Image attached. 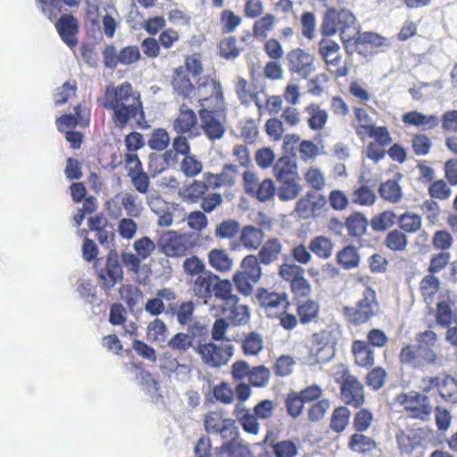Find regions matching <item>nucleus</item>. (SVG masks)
I'll return each mask as SVG.
<instances>
[{"mask_svg":"<svg viewBox=\"0 0 457 457\" xmlns=\"http://www.w3.org/2000/svg\"><path fill=\"white\" fill-rule=\"evenodd\" d=\"M273 173L278 182L299 179L296 163L287 156L278 159L273 167Z\"/></svg>","mask_w":457,"mask_h":457,"instance_id":"nucleus-35","label":"nucleus"},{"mask_svg":"<svg viewBox=\"0 0 457 457\" xmlns=\"http://www.w3.org/2000/svg\"><path fill=\"white\" fill-rule=\"evenodd\" d=\"M210 189L211 186L204 179H194L190 184L184 186L179 191V195L184 202L200 203V207L204 212H212L222 204L223 198L220 193L207 194Z\"/></svg>","mask_w":457,"mask_h":457,"instance_id":"nucleus-5","label":"nucleus"},{"mask_svg":"<svg viewBox=\"0 0 457 457\" xmlns=\"http://www.w3.org/2000/svg\"><path fill=\"white\" fill-rule=\"evenodd\" d=\"M232 292L233 286L231 289H228L227 294L220 299L222 301L220 306L221 314L231 325L240 326L248 322L250 312L248 306L240 303L238 296Z\"/></svg>","mask_w":457,"mask_h":457,"instance_id":"nucleus-15","label":"nucleus"},{"mask_svg":"<svg viewBox=\"0 0 457 457\" xmlns=\"http://www.w3.org/2000/svg\"><path fill=\"white\" fill-rule=\"evenodd\" d=\"M209 265L219 272H228L232 269L233 259L225 249H212L208 253Z\"/></svg>","mask_w":457,"mask_h":457,"instance_id":"nucleus-40","label":"nucleus"},{"mask_svg":"<svg viewBox=\"0 0 457 457\" xmlns=\"http://www.w3.org/2000/svg\"><path fill=\"white\" fill-rule=\"evenodd\" d=\"M256 299L266 316L278 319L285 330H293L297 327L296 315L288 312L291 303L286 292L279 293L261 287L257 290Z\"/></svg>","mask_w":457,"mask_h":457,"instance_id":"nucleus-3","label":"nucleus"},{"mask_svg":"<svg viewBox=\"0 0 457 457\" xmlns=\"http://www.w3.org/2000/svg\"><path fill=\"white\" fill-rule=\"evenodd\" d=\"M170 86L173 92L183 98H191L196 90L187 69L184 66L174 69L170 79Z\"/></svg>","mask_w":457,"mask_h":457,"instance_id":"nucleus-25","label":"nucleus"},{"mask_svg":"<svg viewBox=\"0 0 457 457\" xmlns=\"http://www.w3.org/2000/svg\"><path fill=\"white\" fill-rule=\"evenodd\" d=\"M198 90L202 93L201 104L207 105L214 111H220L224 107V96L222 87L217 79L210 76L203 78L198 85Z\"/></svg>","mask_w":457,"mask_h":457,"instance_id":"nucleus-18","label":"nucleus"},{"mask_svg":"<svg viewBox=\"0 0 457 457\" xmlns=\"http://www.w3.org/2000/svg\"><path fill=\"white\" fill-rule=\"evenodd\" d=\"M364 432L353 433L347 441V447L350 451L359 454H366L374 451L378 447L377 442L370 436L363 434Z\"/></svg>","mask_w":457,"mask_h":457,"instance_id":"nucleus-33","label":"nucleus"},{"mask_svg":"<svg viewBox=\"0 0 457 457\" xmlns=\"http://www.w3.org/2000/svg\"><path fill=\"white\" fill-rule=\"evenodd\" d=\"M337 262L345 270H353L359 266L361 257L355 246L349 245L337 252Z\"/></svg>","mask_w":457,"mask_h":457,"instance_id":"nucleus-42","label":"nucleus"},{"mask_svg":"<svg viewBox=\"0 0 457 457\" xmlns=\"http://www.w3.org/2000/svg\"><path fill=\"white\" fill-rule=\"evenodd\" d=\"M234 414L237 417L242 428L249 434L257 435L260 430L258 418L251 413L249 409L237 403L235 406Z\"/></svg>","mask_w":457,"mask_h":457,"instance_id":"nucleus-39","label":"nucleus"},{"mask_svg":"<svg viewBox=\"0 0 457 457\" xmlns=\"http://www.w3.org/2000/svg\"><path fill=\"white\" fill-rule=\"evenodd\" d=\"M102 106L112 112L111 121L114 128L120 130L132 126L133 122L137 127H143L145 123L141 95L129 81L117 86H107Z\"/></svg>","mask_w":457,"mask_h":457,"instance_id":"nucleus-2","label":"nucleus"},{"mask_svg":"<svg viewBox=\"0 0 457 457\" xmlns=\"http://www.w3.org/2000/svg\"><path fill=\"white\" fill-rule=\"evenodd\" d=\"M441 285L442 283L438 277L428 273L420 281L419 289L423 301L428 305L434 303L436 294L441 289Z\"/></svg>","mask_w":457,"mask_h":457,"instance_id":"nucleus-32","label":"nucleus"},{"mask_svg":"<svg viewBox=\"0 0 457 457\" xmlns=\"http://www.w3.org/2000/svg\"><path fill=\"white\" fill-rule=\"evenodd\" d=\"M275 457H295L298 453L296 444L290 439L280 440L271 445Z\"/></svg>","mask_w":457,"mask_h":457,"instance_id":"nucleus-63","label":"nucleus"},{"mask_svg":"<svg viewBox=\"0 0 457 457\" xmlns=\"http://www.w3.org/2000/svg\"><path fill=\"white\" fill-rule=\"evenodd\" d=\"M396 215L393 211H384L373 216L370 220L371 228L375 232H382L395 223Z\"/></svg>","mask_w":457,"mask_h":457,"instance_id":"nucleus-56","label":"nucleus"},{"mask_svg":"<svg viewBox=\"0 0 457 457\" xmlns=\"http://www.w3.org/2000/svg\"><path fill=\"white\" fill-rule=\"evenodd\" d=\"M396 402L403 408L406 418L421 423L428 422L434 412V404L430 397L418 391L401 393Z\"/></svg>","mask_w":457,"mask_h":457,"instance_id":"nucleus-7","label":"nucleus"},{"mask_svg":"<svg viewBox=\"0 0 457 457\" xmlns=\"http://www.w3.org/2000/svg\"><path fill=\"white\" fill-rule=\"evenodd\" d=\"M195 304L192 301L183 302L179 306L174 303H169L166 313L176 315L178 322L180 325H187L193 319Z\"/></svg>","mask_w":457,"mask_h":457,"instance_id":"nucleus-43","label":"nucleus"},{"mask_svg":"<svg viewBox=\"0 0 457 457\" xmlns=\"http://www.w3.org/2000/svg\"><path fill=\"white\" fill-rule=\"evenodd\" d=\"M375 192L367 185H361L352 192V201L361 206H371L376 202Z\"/></svg>","mask_w":457,"mask_h":457,"instance_id":"nucleus-54","label":"nucleus"},{"mask_svg":"<svg viewBox=\"0 0 457 457\" xmlns=\"http://www.w3.org/2000/svg\"><path fill=\"white\" fill-rule=\"evenodd\" d=\"M353 40H354V45L358 49H366L368 46L378 48L388 45L386 37L374 32H363L361 34L358 32Z\"/></svg>","mask_w":457,"mask_h":457,"instance_id":"nucleus-45","label":"nucleus"},{"mask_svg":"<svg viewBox=\"0 0 457 457\" xmlns=\"http://www.w3.org/2000/svg\"><path fill=\"white\" fill-rule=\"evenodd\" d=\"M55 29L61 39L68 47L72 49L78 46L79 24L72 14L62 15L55 22Z\"/></svg>","mask_w":457,"mask_h":457,"instance_id":"nucleus-22","label":"nucleus"},{"mask_svg":"<svg viewBox=\"0 0 457 457\" xmlns=\"http://www.w3.org/2000/svg\"><path fill=\"white\" fill-rule=\"evenodd\" d=\"M241 346L244 354L256 355L262 351L263 347L262 337L256 332H250L242 340Z\"/></svg>","mask_w":457,"mask_h":457,"instance_id":"nucleus-61","label":"nucleus"},{"mask_svg":"<svg viewBox=\"0 0 457 457\" xmlns=\"http://www.w3.org/2000/svg\"><path fill=\"white\" fill-rule=\"evenodd\" d=\"M262 262L254 254L245 256L240 263V270L233 275V282L239 293L250 295L253 285L258 283L262 276Z\"/></svg>","mask_w":457,"mask_h":457,"instance_id":"nucleus-11","label":"nucleus"},{"mask_svg":"<svg viewBox=\"0 0 457 457\" xmlns=\"http://www.w3.org/2000/svg\"><path fill=\"white\" fill-rule=\"evenodd\" d=\"M195 352L206 366L220 368L226 365L232 357L234 347L230 344L221 345L213 342H199L195 347Z\"/></svg>","mask_w":457,"mask_h":457,"instance_id":"nucleus-13","label":"nucleus"},{"mask_svg":"<svg viewBox=\"0 0 457 457\" xmlns=\"http://www.w3.org/2000/svg\"><path fill=\"white\" fill-rule=\"evenodd\" d=\"M276 18L271 13H266L253 25V35L255 38H265L275 24Z\"/></svg>","mask_w":457,"mask_h":457,"instance_id":"nucleus-58","label":"nucleus"},{"mask_svg":"<svg viewBox=\"0 0 457 457\" xmlns=\"http://www.w3.org/2000/svg\"><path fill=\"white\" fill-rule=\"evenodd\" d=\"M282 249V244L278 238H269L262 245L256 256L262 264L270 265L279 259Z\"/></svg>","mask_w":457,"mask_h":457,"instance_id":"nucleus-36","label":"nucleus"},{"mask_svg":"<svg viewBox=\"0 0 457 457\" xmlns=\"http://www.w3.org/2000/svg\"><path fill=\"white\" fill-rule=\"evenodd\" d=\"M334 354L333 348L328 343H324L321 340L316 341L311 349V355L313 357L315 362L324 363L328 361Z\"/></svg>","mask_w":457,"mask_h":457,"instance_id":"nucleus-64","label":"nucleus"},{"mask_svg":"<svg viewBox=\"0 0 457 457\" xmlns=\"http://www.w3.org/2000/svg\"><path fill=\"white\" fill-rule=\"evenodd\" d=\"M177 298V294L172 288L164 287L157 290L156 296L150 298L145 304V311L151 316H158L165 311L164 301L173 302Z\"/></svg>","mask_w":457,"mask_h":457,"instance_id":"nucleus-29","label":"nucleus"},{"mask_svg":"<svg viewBox=\"0 0 457 457\" xmlns=\"http://www.w3.org/2000/svg\"><path fill=\"white\" fill-rule=\"evenodd\" d=\"M384 245L390 251L403 252L408 245V237L402 230L395 228L386 235Z\"/></svg>","mask_w":457,"mask_h":457,"instance_id":"nucleus-48","label":"nucleus"},{"mask_svg":"<svg viewBox=\"0 0 457 457\" xmlns=\"http://www.w3.org/2000/svg\"><path fill=\"white\" fill-rule=\"evenodd\" d=\"M330 408V401L327 398H322L314 402L307 410V419L310 422L317 423L321 421L328 409Z\"/></svg>","mask_w":457,"mask_h":457,"instance_id":"nucleus-59","label":"nucleus"},{"mask_svg":"<svg viewBox=\"0 0 457 457\" xmlns=\"http://www.w3.org/2000/svg\"><path fill=\"white\" fill-rule=\"evenodd\" d=\"M397 222L399 224L400 230L403 233L414 234L418 232L422 226L421 216L406 212L398 217Z\"/></svg>","mask_w":457,"mask_h":457,"instance_id":"nucleus-50","label":"nucleus"},{"mask_svg":"<svg viewBox=\"0 0 457 457\" xmlns=\"http://www.w3.org/2000/svg\"><path fill=\"white\" fill-rule=\"evenodd\" d=\"M213 112H215L213 109L208 110L206 108L199 111L201 127L206 137L211 140L220 139L225 133L224 126L216 119Z\"/></svg>","mask_w":457,"mask_h":457,"instance_id":"nucleus-28","label":"nucleus"},{"mask_svg":"<svg viewBox=\"0 0 457 457\" xmlns=\"http://www.w3.org/2000/svg\"><path fill=\"white\" fill-rule=\"evenodd\" d=\"M98 278L105 290H110L122 280L123 270L117 253H110L107 254L104 267L98 270Z\"/></svg>","mask_w":457,"mask_h":457,"instance_id":"nucleus-21","label":"nucleus"},{"mask_svg":"<svg viewBox=\"0 0 457 457\" xmlns=\"http://www.w3.org/2000/svg\"><path fill=\"white\" fill-rule=\"evenodd\" d=\"M159 251L168 258H182L191 254L197 246V236L188 232L166 230L157 239Z\"/></svg>","mask_w":457,"mask_h":457,"instance_id":"nucleus-4","label":"nucleus"},{"mask_svg":"<svg viewBox=\"0 0 457 457\" xmlns=\"http://www.w3.org/2000/svg\"><path fill=\"white\" fill-rule=\"evenodd\" d=\"M279 278L289 284L290 292L295 300L309 298L312 287L304 276V269L295 263L284 262L278 267Z\"/></svg>","mask_w":457,"mask_h":457,"instance_id":"nucleus-12","label":"nucleus"},{"mask_svg":"<svg viewBox=\"0 0 457 457\" xmlns=\"http://www.w3.org/2000/svg\"><path fill=\"white\" fill-rule=\"evenodd\" d=\"M367 135L373 138L366 148L367 157L375 162L381 161L386 154V147L388 146L393 139L391 134L386 126H369L366 127Z\"/></svg>","mask_w":457,"mask_h":457,"instance_id":"nucleus-16","label":"nucleus"},{"mask_svg":"<svg viewBox=\"0 0 457 457\" xmlns=\"http://www.w3.org/2000/svg\"><path fill=\"white\" fill-rule=\"evenodd\" d=\"M240 223L235 219L224 220L214 228V236L220 240L233 239L240 232Z\"/></svg>","mask_w":457,"mask_h":457,"instance_id":"nucleus-47","label":"nucleus"},{"mask_svg":"<svg viewBox=\"0 0 457 457\" xmlns=\"http://www.w3.org/2000/svg\"><path fill=\"white\" fill-rule=\"evenodd\" d=\"M170 137L165 129L157 128L154 129L148 139V146L152 150L163 151L170 145Z\"/></svg>","mask_w":457,"mask_h":457,"instance_id":"nucleus-60","label":"nucleus"},{"mask_svg":"<svg viewBox=\"0 0 457 457\" xmlns=\"http://www.w3.org/2000/svg\"><path fill=\"white\" fill-rule=\"evenodd\" d=\"M320 30L323 38L317 44V53L324 62L327 71L335 79L346 77L351 64L344 60L340 45L329 37L339 32L344 45L352 42L358 33L356 17L349 10L330 7L323 15Z\"/></svg>","mask_w":457,"mask_h":457,"instance_id":"nucleus-1","label":"nucleus"},{"mask_svg":"<svg viewBox=\"0 0 457 457\" xmlns=\"http://www.w3.org/2000/svg\"><path fill=\"white\" fill-rule=\"evenodd\" d=\"M368 225V219L360 212H353L345 220L347 235L352 238L362 237L366 234Z\"/></svg>","mask_w":457,"mask_h":457,"instance_id":"nucleus-37","label":"nucleus"},{"mask_svg":"<svg viewBox=\"0 0 457 457\" xmlns=\"http://www.w3.org/2000/svg\"><path fill=\"white\" fill-rule=\"evenodd\" d=\"M320 312V303L311 298L296 301L298 323L303 325L317 321Z\"/></svg>","mask_w":457,"mask_h":457,"instance_id":"nucleus-30","label":"nucleus"},{"mask_svg":"<svg viewBox=\"0 0 457 457\" xmlns=\"http://www.w3.org/2000/svg\"><path fill=\"white\" fill-rule=\"evenodd\" d=\"M286 59L288 71L303 79H307L315 70L313 55L302 48L296 47L290 50Z\"/></svg>","mask_w":457,"mask_h":457,"instance_id":"nucleus-19","label":"nucleus"},{"mask_svg":"<svg viewBox=\"0 0 457 457\" xmlns=\"http://www.w3.org/2000/svg\"><path fill=\"white\" fill-rule=\"evenodd\" d=\"M438 395L447 403H457V378L447 373H442Z\"/></svg>","mask_w":457,"mask_h":457,"instance_id":"nucleus-41","label":"nucleus"},{"mask_svg":"<svg viewBox=\"0 0 457 457\" xmlns=\"http://www.w3.org/2000/svg\"><path fill=\"white\" fill-rule=\"evenodd\" d=\"M119 294L128 308L132 312L144 297L142 290L138 287L131 284L122 285L119 289Z\"/></svg>","mask_w":457,"mask_h":457,"instance_id":"nucleus-46","label":"nucleus"},{"mask_svg":"<svg viewBox=\"0 0 457 457\" xmlns=\"http://www.w3.org/2000/svg\"><path fill=\"white\" fill-rule=\"evenodd\" d=\"M359 410L354 412L353 417V429L355 432H366L368 431L373 422H374V414L368 408H358Z\"/></svg>","mask_w":457,"mask_h":457,"instance_id":"nucleus-49","label":"nucleus"},{"mask_svg":"<svg viewBox=\"0 0 457 457\" xmlns=\"http://www.w3.org/2000/svg\"><path fill=\"white\" fill-rule=\"evenodd\" d=\"M435 318L436 323L443 328H448L453 324L454 313L448 301H441L436 303Z\"/></svg>","mask_w":457,"mask_h":457,"instance_id":"nucleus-57","label":"nucleus"},{"mask_svg":"<svg viewBox=\"0 0 457 457\" xmlns=\"http://www.w3.org/2000/svg\"><path fill=\"white\" fill-rule=\"evenodd\" d=\"M173 155L172 150L166 151L163 154L152 153L149 154L148 170L153 176L160 174L166 169L169 159Z\"/></svg>","mask_w":457,"mask_h":457,"instance_id":"nucleus-62","label":"nucleus"},{"mask_svg":"<svg viewBox=\"0 0 457 457\" xmlns=\"http://www.w3.org/2000/svg\"><path fill=\"white\" fill-rule=\"evenodd\" d=\"M402 120L407 126L421 127L423 129H434L441 120L445 132H457V110L446 111L441 119L436 114L428 115L418 111H411L403 115Z\"/></svg>","mask_w":457,"mask_h":457,"instance_id":"nucleus-10","label":"nucleus"},{"mask_svg":"<svg viewBox=\"0 0 457 457\" xmlns=\"http://www.w3.org/2000/svg\"><path fill=\"white\" fill-rule=\"evenodd\" d=\"M351 353L356 366L363 369L373 367L375 353L365 340H353L351 345Z\"/></svg>","mask_w":457,"mask_h":457,"instance_id":"nucleus-27","label":"nucleus"},{"mask_svg":"<svg viewBox=\"0 0 457 457\" xmlns=\"http://www.w3.org/2000/svg\"><path fill=\"white\" fill-rule=\"evenodd\" d=\"M243 186L249 196L261 203L271 201L276 195L274 181L270 178L260 180L257 174L252 170L244 171Z\"/></svg>","mask_w":457,"mask_h":457,"instance_id":"nucleus-14","label":"nucleus"},{"mask_svg":"<svg viewBox=\"0 0 457 457\" xmlns=\"http://www.w3.org/2000/svg\"><path fill=\"white\" fill-rule=\"evenodd\" d=\"M334 378L339 385V395L344 405L360 408L364 404V386L357 377L351 374L348 367L340 365L334 374Z\"/></svg>","mask_w":457,"mask_h":457,"instance_id":"nucleus-6","label":"nucleus"},{"mask_svg":"<svg viewBox=\"0 0 457 457\" xmlns=\"http://www.w3.org/2000/svg\"><path fill=\"white\" fill-rule=\"evenodd\" d=\"M327 211V198L321 194L307 192L295 204V212L302 219H315Z\"/></svg>","mask_w":457,"mask_h":457,"instance_id":"nucleus-17","label":"nucleus"},{"mask_svg":"<svg viewBox=\"0 0 457 457\" xmlns=\"http://www.w3.org/2000/svg\"><path fill=\"white\" fill-rule=\"evenodd\" d=\"M264 239V232L262 228L253 225L244 226L239 232L238 242L247 250L258 249Z\"/></svg>","mask_w":457,"mask_h":457,"instance_id":"nucleus-31","label":"nucleus"},{"mask_svg":"<svg viewBox=\"0 0 457 457\" xmlns=\"http://www.w3.org/2000/svg\"><path fill=\"white\" fill-rule=\"evenodd\" d=\"M386 377V370L383 367H371L365 376V383L373 391H378L385 386Z\"/></svg>","mask_w":457,"mask_h":457,"instance_id":"nucleus-55","label":"nucleus"},{"mask_svg":"<svg viewBox=\"0 0 457 457\" xmlns=\"http://www.w3.org/2000/svg\"><path fill=\"white\" fill-rule=\"evenodd\" d=\"M232 282L226 278H220L211 270H206L203 274L195 277L191 289L194 295L204 303H207L212 297L220 299L231 289Z\"/></svg>","mask_w":457,"mask_h":457,"instance_id":"nucleus-9","label":"nucleus"},{"mask_svg":"<svg viewBox=\"0 0 457 457\" xmlns=\"http://www.w3.org/2000/svg\"><path fill=\"white\" fill-rule=\"evenodd\" d=\"M380 197L392 204H396L402 199V189L395 180L382 182L378 187Z\"/></svg>","mask_w":457,"mask_h":457,"instance_id":"nucleus-51","label":"nucleus"},{"mask_svg":"<svg viewBox=\"0 0 457 457\" xmlns=\"http://www.w3.org/2000/svg\"><path fill=\"white\" fill-rule=\"evenodd\" d=\"M226 441L216 448V457H253V453L247 445L240 438L238 429L236 435L227 436Z\"/></svg>","mask_w":457,"mask_h":457,"instance_id":"nucleus-23","label":"nucleus"},{"mask_svg":"<svg viewBox=\"0 0 457 457\" xmlns=\"http://www.w3.org/2000/svg\"><path fill=\"white\" fill-rule=\"evenodd\" d=\"M378 310L376 291L370 287H366L361 298L354 306H344L342 313L347 323L353 326H361L369 322L376 316Z\"/></svg>","mask_w":457,"mask_h":457,"instance_id":"nucleus-8","label":"nucleus"},{"mask_svg":"<svg viewBox=\"0 0 457 457\" xmlns=\"http://www.w3.org/2000/svg\"><path fill=\"white\" fill-rule=\"evenodd\" d=\"M297 180L279 181L280 186L278 188L276 187V194L280 201H292L299 195L301 186Z\"/></svg>","mask_w":457,"mask_h":457,"instance_id":"nucleus-52","label":"nucleus"},{"mask_svg":"<svg viewBox=\"0 0 457 457\" xmlns=\"http://www.w3.org/2000/svg\"><path fill=\"white\" fill-rule=\"evenodd\" d=\"M173 129L180 135L187 134L194 137L197 133V117L195 112L186 104H182L176 119L173 120Z\"/></svg>","mask_w":457,"mask_h":457,"instance_id":"nucleus-24","label":"nucleus"},{"mask_svg":"<svg viewBox=\"0 0 457 457\" xmlns=\"http://www.w3.org/2000/svg\"><path fill=\"white\" fill-rule=\"evenodd\" d=\"M334 244L325 236H316L309 243V249L319 258L326 260L332 255Z\"/></svg>","mask_w":457,"mask_h":457,"instance_id":"nucleus-44","label":"nucleus"},{"mask_svg":"<svg viewBox=\"0 0 457 457\" xmlns=\"http://www.w3.org/2000/svg\"><path fill=\"white\" fill-rule=\"evenodd\" d=\"M420 345H407L399 353V361L402 364L410 365L414 369H420Z\"/></svg>","mask_w":457,"mask_h":457,"instance_id":"nucleus-53","label":"nucleus"},{"mask_svg":"<svg viewBox=\"0 0 457 457\" xmlns=\"http://www.w3.org/2000/svg\"><path fill=\"white\" fill-rule=\"evenodd\" d=\"M304 112L308 114V127L314 131L321 130L328 119V113L317 103H312L304 107Z\"/></svg>","mask_w":457,"mask_h":457,"instance_id":"nucleus-38","label":"nucleus"},{"mask_svg":"<svg viewBox=\"0 0 457 457\" xmlns=\"http://www.w3.org/2000/svg\"><path fill=\"white\" fill-rule=\"evenodd\" d=\"M238 170L235 164H225L220 173L204 172L203 179L207 180L211 189H217L223 186L231 187L235 184Z\"/></svg>","mask_w":457,"mask_h":457,"instance_id":"nucleus-26","label":"nucleus"},{"mask_svg":"<svg viewBox=\"0 0 457 457\" xmlns=\"http://www.w3.org/2000/svg\"><path fill=\"white\" fill-rule=\"evenodd\" d=\"M351 415L352 412L348 406L335 407L329 417V429L336 434H342L350 424Z\"/></svg>","mask_w":457,"mask_h":457,"instance_id":"nucleus-34","label":"nucleus"},{"mask_svg":"<svg viewBox=\"0 0 457 457\" xmlns=\"http://www.w3.org/2000/svg\"><path fill=\"white\" fill-rule=\"evenodd\" d=\"M204 428L209 434H218L221 438L227 436L236 435L238 429L236 421L230 418H225L222 411H212L205 414L204 420Z\"/></svg>","mask_w":457,"mask_h":457,"instance_id":"nucleus-20","label":"nucleus"}]
</instances>
